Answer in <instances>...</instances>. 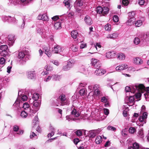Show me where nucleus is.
Wrapping results in <instances>:
<instances>
[{"label":"nucleus","instance_id":"42","mask_svg":"<svg viewBox=\"0 0 149 149\" xmlns=\"http://www.w3.org/2000/svg\"><path fill=\"white\" fill-rule=\"evenodd\" d=\"M63 3H64L65 6L68 8L69 9H70V8L69 0H65L64 1Z\"/></svg>","mask_w":149,"mask_h":149},{"label":"nucleus","instance_id":"3","mask_svg":"<svg viewBox=\"0 0 149 149\" xmlns=\"http://www.w3.org/2000/svg\"><path fill=\"white\" fill-rule=\"evenodd\" d=\"M136 84H135L133 86V88L132 89L129 86H126L125 87V90L126 92V95L128 94L129 92V94H130V92L131 93H135L134 95H135V97L136 98H139L141 96V93L139 92H137L136 89H134V87L135 86Z\"/></svg>","mask_w":149,"mask_h":149},{"label":"nucleus","instance_id":"50","mask_svg":"<svg viewBox=\"0 0 149 149\" xmlns=\"http://www.w3.org/2000/svg\"><path fill=\"white\" fill-rule=\"evenodd\" d=\"M107 129L109 130H111L112 131H115L116 130V128L113 126H109L107 127Z\"/></svg>","mask_w":149,"mask_h":149},{"label":"nucleus","instance_id":"34","mask_svg":"<svg viewBox=\"0 0 149 149\" xmlns=\"http://www.w3.org/2000/svg\"><path fill=\"white\" fill-rule=\"evenodd\" d=\"M61 23L58 22L55 23L54 24L55 28L56 29H58L61 28Z\"/></svg>","mask_w":149,"mask_h":149},{"label":"nucleus","instance_id":"27","mask_svg":"<svg viewBox=\"0 0 149 149\" xmlns=\"http://www.w3.org/2000/svg\"><path fill=\"white\" fill-rule=\"evenodd\" d=\"M81 73L86 75L88 74V72L87 69L84 66H82L81 68Z\"/></svg>","mask_w":149,"mask_h":149},{"label":"nucleus","instance_id":"2","mask_svg":"<svg viewBox=\"0 0 149 149\" xmlns=\"http://www.w3.org/2000/svg\"><path fill=\"white\" fill-rule=\"evenodd\" d=\"M146 107L144 105H143L141 108L140 114L141 116L139 119V120L140 122H143V123H145L146 122V119L147 118L148 113L145 111Z\"/></svg>","mask_w":149,"mask_h":149},{"label":"nucleus","instance_id":"30","mask_svg":"<svg viewBox=\"0 0 149 149\" xmlns=\"http://www.w3.org/2000/svg\"><path fill=\"white\" fill-rule=\"evenodd\" d=\"M95 141L97 144H100L102 142V138L100 136H97L95 139Z\"/></svg>","mask_w":149,"mask_h":149},{"label":"nucleus","instance_id":"41","mask_svg":"<svg viewBox=\"0 0 149 149\" xmlns=\"http://www.w3.org/2000/svg\"><path fill=\"white\" fill-rule=\"evenodd\" d=\"M8 49V46L6 45H1L0 46V49L2 51V52L6 51Z\"/></svg>","mask_w":149,"mask_h":149},{"label":"nucleus","instance_id":"57","mask_svg":"<svg viewBox=\"0 0 149 149\" xmlns=\"http://www.w3.org/2000/svg\"><path fill=\"white\" fill-rule=\"evenodd\" d=\"M100 85L98 84H95L93 86V91H95L99 90Z\"/></svg>","mask_w":149,"mask_h":149},{"label":"nucleus","instance_id":"7","mask_svg":"<svg viewBox=\"0 0 149 149\" xmlns=\"http://www.w3.org/2000/svg\"><path fill=\"white\" fill-rule=\"evenodd\" d=\"M71 113L72 116L76 118H77L80 115V113L79 111L78 110L73 104L71 108Z\"/></svg>","mask_w":149,"mask_h":149},{"label":"nucleus","instance_id":"61","mask_svg":"<svg viewBox=\"0 0 149 149\" xmlns=\"http://www.w3.org/2000/svg\"><path fill=\"white\" fill-rule=\"evenodd\" d=\"M27 99L28 97L26 95H22V97L21 100L23 101H26L27 100Z\"/></svg>","mask_w":149,"mask_h":149},{"label":"nucleus","instance_id":"19","mask_svg":"<svg viewBox=\"0 0 149 149\" xmlns=\"http://www.w3.org/2000/svg\"><path fill=\"white\" fill-rule=\"evenodd\" d=\"M133 63L136 65H141L143 63L142 60L139 57H136L133 58Z\"/></svg>","mask_w":149,"mask_h":149},{"label":"nucleus","instance_id":"9","mask_svg":"<svg viewBox=\"0 0 149 149\" xmlns=\"http://www.w3.org/2000/svg\"><path fill=\"white\" fill-rule=\"evenodd\" d=\"M40 106V102L37 101H33V106H32V110H33V114L35 113L39 109Z\"/></svg>","mask_w":149,"mask_h":149},{"label":"nucleus","instance_id":"13","mask_svg":"<svg viewBox=\"0 0 149 149\" xmlns=\"http://www.w3.org/2000/svg\"><path fill=\"white\" fill-rule=\"evenodd\" d=\"M97 67L95 72V74L96 75L101 76L104 74L106 72L105 70L100 68L98 66Z\"/></svg>","mask_w":149,"mask_h":149},{"label":"nucleus","instance_id":"38","mask_svg":"<svg viewBox=\"0 0 149 149\" xmlns=\"http://www.w3.org/2000/svg\"><path fill=\"white\" fill-rule=\"evenodd\" d=\"M8 51V52L6 51L2 52L1 53V56H2L4 57L9 56L10 55V53Z\"/></svg>","mask_w":149,"mask_h":149},{"label":"nucleus","instance_id":"15","mask_svg":"<svg viewBox=\"0 0 149 149\" xmlns=\"http://www.w3.org/2000/svg\"><path fill=\"white\" fill-rule=\"evenodd\" d=\"M64 49L63 47L59 45H56L54 47L53 52L55 53H59Z\"/></svg>","mask_w":149,"mask_h":149},{"label":"nucleus","instance_id":"21","mask_svg":"<svg viewBox=\"0 0 149 149\" xmlns=\"http://www.w3.org/2000/svg\"><path fill=\"white\" fill-rule=\"evenodd\" d=\"M84 19L86 24L88 25H90L93 23V21L91 19L89 16H86Z\"/></svg>","mask_w":149,"mask_h":149},{"label":"nucleus","instance_id":"8","mask_svg":"<svg viewBox=\"0 0 149 149\" xmlns=\"http://www.w3.org/2000/svg\"><path fill=\"white\" fill-rule=\"evenodd\" d=\"M59 100L61 103V105H68L69 104V101L68 98L66 97L65 95L62 94L59 97Z\"/></svg>","mask_w":149,"mask_h":149},{"label":"nucleus","instance_id":"35","mask_svg":"<svg viewBox=\"0 0 149 149\" xmlns=\"http://www.w3.org/2000/svg\"><path fill=\"white\" fill-rule=\"evenodd\" d=\"M93 92L91 91L90 92L88 96V98L89 100H92L94 98Z\"/></svg>","mask_w":149,"mask_h":149},{"label":"nucleus","instance_id":"4","mask_svg":"<svg viewBox=\"0 0 149 149\" xmlns=\"http://www.w3.org/2000/svg\"><path fill=\"white\" fill-rule=\"evenodd\" d=\"M96 11L97 13L105 15L108 13L109 9L107 7H102L101 6H98L97 7Z\"/></svg>","mask_w":149,"mask_h":149},{"label":"nucleus","instance_id":"45","mask_svg":"<svg viewBox=\"0 0 149 149\" xmlns=\"http://www.w3.org/2000/svg\"><path fill=\"white\" fill-rule=\"evenodd\" d=\"M126 99H128L129 102H133L134 100V95H131L129 96H127Z\"/></svg>","mask_w":149,"mask_h":149},{"label":"nucleus","instance_id":"24","mask_svg":"<svg viewBox=\"0 0 149 149\" xmlns=\"http://www.w3.org/2000/svg\"><path fill=\"white\" fill-rule=\"evenodd\" d=\"M66 120H68V121H71L72 120L76 121L77 120H79L78 118H74L71 115L66 116Z\"/></svg>","mask_w":149,"mask_h":149},{"label":"nucleus","instance_id":"33","mask_svg":"<svg viewBox=\"0 0 149 149\" xmlns=\"http://www.w3.org/2000/svg\"><path fill=\"white\" fill-rule=\"evenodd\" d=\"M70 48L72 51L74 52H76L78 51V48L77 46L72 44L71 45Z\"/></svg>","mask_w":149,"mask_h":149},{"label":"nucleus","instance_id":"23","mask_svg":"<svg viewBox=\"0 0 149 149\" xmlns=\"http://www.w3.org/2000/svg\"><path fill=\"white\" fill-rule=\"evenodd\" d=\"M83 0H76L74 3V7L82 6L83 5Z\"/></svg>","mask_w":149,"mask_h":149},{"label":"nucleus","instance_id":"56","mask_svg":"<svg viewBox=\"0 0 149 149\" xmlns=\"http://www.w3.org/2000/svg\"><path fill=\"white\" fill-rule=\"evenodd\" d=\"M52 77V75H49L47 77H45L44 79V81L46 82H48L51 80Z\"/></svg>","mask_w":149,"mask_h":149},{"label":"nucleus","instance_id":"28","mask_svg":"<svg viewBox=\"0 0 149 149\" xmlns=\"http://www.w3.org/2000/svg\"><path fill=\"white\" fill-rule=\"evenodd\" d=\"M11 19V17L10 16H3L2 17V20L4 22H10V20Z\"/></svg>","mask_w":149,"mask_h":149},{"label":"nucleus","instance_id":"54","mask_svg":"<svg viewBox=\"0 0 149 149\" xmlns=\"http://www.w3.org/2000/svg\"><path fill=\"white\" fill-rule=\"evenodd\" d=\"M135 128L134 127H130L129 131L130 133L132 134L136 132Z\"/></svg>","mask_w":149,"mask_h":149},{"label":"nucleus","instance_id":"48","mask_svg":"<svg viewBox=\"0 0 149 149\" xmlns=\"http://www.w3.org/2000/svg\"><path fill=\"white\" fill-rule=\"evenodd\" d=\"M148 0H139V3L140 5H143L145 4H147Z\"/></svg>","mask_w":149,"mask_h":149},{"label":"nucleus","instance_id":"16","mask_svg":"<svg viewBox=\"0 0 149 149\" xmlns=\"http://www.w3.org/2000/svg\"><path fill=\"white\" fill-rule=\"evenodd\" d=\"M72 63L70 60H69L67 62L66 65L63 66L62 68V70L63 71H68L72 67Z\"/></svg>","mask_w":149,"mask_h":149},{"label":"nucleus","instance_id":"5","mask_svg":"<svg viewBox=\"0 0 149 149\" xmlns=\"http://www.w3.org/2000/svg\"><path fill=\"white\" fill-rule=\"evenodd\" d=\"M27 55L23 52H20L18 54L17 58L19 60V61L22 64L25 63L28 60Z\"/></svg>","mask_w":149,"mask_h":149},{"label":"nucleus","instance_id":"58","mask_svg":"<svg viewBox=\"0 0 149 149\" xmlns=\"http://www.w3.org/2000/svg\"><path fill=\"white\" fill-rule=\"evenodd\" d=\"M113 21L115 22H118L119 20L118 16L116 15H114L113 17Z\"/></svg>","mask_w":149,"mask_h":149},{"label":"nucleus","instance_id":"1","mask_svg":"<svg viewBox=\"0 0 149 149\" xmlns=\"http://www.w3.org/2000/svg\"><path fill=\"white\" fill-rule=\"evenodd\" d=\"M134 89H136V91L141 93L145 92L144 95L146 98H149V87L145 88L144 85L142 84H136L134 87Z\"/></svg>","mask_w":149,"mask_h":149},{"label":"nucleus","instance_id":"11","mask_svg":"<svg viewBox=\"0 0 149 149\" xmlns=\"http://www.w3.org/2000/svg\"><path fill=\"white\" fill-rule=\"evenodd\" d=\"M37 32L41 35V37L44 38H46L48 35L47 32H46L45 29L39 28L37 29Z\"/></svg>","mask_w":149,"mask_h":149},{"label":"nucleus","instance_id":"22","mask_svg":"<svg viewBox=\"0 0 149 149\" xmlns=\"http://www.w3.org/2000/svg\"><path fill=\"white\" fill-rule=\"evenodd\" d=\"M43 49L45 52V54L48 57H50L52 55V53L50 50V47L48 46L45 47H44Z\"/></svg>","mask_w":149,"mask_h":149},{"label":"nucleus","instance_id":"20","mask_svg":"<svg viewBox=\"0 0 149 149\" xmlns=\"http://www.w3.org/2000/svg\"><path fill=\"white\" fill-rule=\"evenodd\" d=\"M126 58L125 54L123 53L120 52L118 53L117 56V59L120 61L124 60Z\"/></svg>","mask_w":149,"mask_h":149},{"label":"nucleus","instance_id":"49","mask_svg":"<svg viewBox=\"0 0 149 149\" xmlns=\"http://www.w3.org/2000/svg\"><path fill=\"white\" fill-rule=\"evenodd\" d=\"M136 26L137 27L141 26L143 24V22L141 20H139L135 23Z\"/></svg>","mask_w":149,"mask_h":149},{"label":"nucleus","instance_id":"63","mask_svg":"<svg viewBox=\"0 0 149 149\" xmlns=\"http://www.w3.org/2000/svg\"><path fill=\"white\" fill-rule=\"evenodd\" d=\"M79 94L81 95H83L85 93V90L84 89H81L79 91Z\"/></svg>","mask_w":149,"mask_h":149},{"label":"nucleus","instance_id":"18","mask_svg":"<svg viewBox=\"0 0 149 149\" xmlns=\"http://www.w3.org/2000/svg\"><path fill=\"white\" fill-rule=\"evenodd\" d=\"M8 43L10 46H12L14 42L15 37L13 35H10L8 36Z\"/></svg>","mask_w":149,"mask_h":149},{"label":"nucleus","instance_id":"64","mask_svg":"<svg viewBox=\"0 0 149 149\" xmlns=\"http://www.w3.org/2000/svg\"><path fill=\"white\" fill-rule=\"evenodd\" d=\"M87 45L86 43H81L80 45V48L81 49H83L86 47Z\"/></svg>","mask_w":149,"mask_h":149},{"label":"nucleus","instance_id":"37","mask_svg":"<svg viewBox=\"0 0 149 149\" xmlns=\"http://www.w3.org/2000/svg\"><path fill=\"white\" fill-rule=\"evenodd\" d=\"M74 13L72 11L68 12L67 13V17L70 18H71L74 16Z\"/></svg>","mask_w":149,"mask_h":149},{"label":"nucleus","instance_id":"62","mask_svg":"<svg viewBox=\"0 0 149 149\" xmlns=\"http://www.w3.org/2000/svg\"><path fill=\"white\" fill-rule=\"evenodd\" d=\"M122 3L124 6H127L129 3L128 0H123Z\"/></svg>","mask_w":149,"mask_h":149},{"label":"nucleus","instance_id":"29","mask_svg":"<svg viewBox=\"0 0 149 149\" xmlns=\"http://www.w3.org/2000/svg\"><path fill=\"white\" fill-rule=\"evenodd\" d=\"M84 131V133H85V132L86 131L85 130H77L75 132V133L78 136H81L82 135L83 133V131Z\"/></svg>","mask_w":149,"mask_h":149},{"label":"nucleus","instance_id":"52","mask_svg":"<svg viewBox=\"0 0 149 149\" xmlns=\"http://www.w3.org/2000/svg\"><path fill=\"white\" fill-rule=\"evenodd\" d=\"M42 20L44 21H47L49 19L48 16L46 14H44L42 15Z\"/></svg>","mask_w":149,"mask_h":149},{"label":"nucleus","instance_id":"55","mask_svg":"<svg viewBox=\"0 0 149 149\" xmlns=\"http://www.w3.org/2000/svg\"><path fill=\"white\" fill-rule=\"evenodd\" d=\"M133 147L134 149H139V146L137 143H134L133 144Z\"/></svg>","mask_w":149,"mask_h":149},{"label":"nucleus","instance_id":"47","mask_svg":"<svg viewBox=\"0 0 149 149\" xmlns=\"http://www.w3.org/2000/svg\"><path fill=\"white\" fill-rule=\"evenodd\" d=\"M53 77V79L56 81L59 80L61 78L60 76L58 75H52Z\"/></svg>","mask_w":149,"mask_h":149},{"label":"nucleus","instance_id":"51","mask_svg":"<svg viewBox=\"0 0 149 149\" xmlns=\"http://www.w3.org/2000/svg\"><path fill=\"white\" fill-rule=\"evenodd\" d=\"M27 113L24 111H22L21 113V116L23 118H26L27 117Z\"/></svg>","mask_w":149,"mask_h":149},{"label":"nucleus","instance_id":"43","mask_svg":"<svg viewBox=\"0 0 149 149\" xmlns=\"http://www.w3.org/2000/svg\"><path fill=\"white\" fill-rule=\"evenodd\" d=\"M30 139H37L38 137L36 134H35L33 132H31L30 133Z\"/></svg>","mask_w":149,"mask_h":149},{"label":"nucleus","instance_id":"31","mask_svg":"<svg viewBox=\"0 0 149 149\" xmlns=\"http://www.w3.org/2000/svg\"><path fill=\"white\" fill-rule=\"evenodd\" d=\"M71 34L72 38L76 39L78 36V32L77 31H73L71 32Z\"/></svg>","mask_w":149,"mask_h":149},{"label":"nucleus","instance_id":"39","mask_svg":"<svg viewBox=\"0 0 149 149\" xmlns=\"http://www.w3.org/2000/svg\"><path fill=\"white\" fill-rule=\"evenodd\" d=\"M138 136L141 138H143L144 136L143 133V130L142 129H140L139 130L138 133Z\"/></svg>","mask_w":149,"mask_h":149},{"label":"nucleus","instance_id":"6","mask_svg":"<svg viewBox=\"0 0 149 149\" xmlns=\"http://www.w3.org/2000/svg\"><path fill=\"white\" fill-rule=\"evenodd\" d=\"M102 129L103 128H102L89 131L87 134V135L90 138H94L97 135L99 134Z\"/></svg>","mask_w":149,"mask_h":149},{"label":"nucleus","instance_id":"40","mask_svg":"<svg viewBox=\"0 0 149 149\" xmlns=\"http://www.w3.org/2000/svg\"><path fill=\"white\" fill-rule=\"evenodd\" d=\"M140 42V39L138 37L135 38L133 40L134 43L136 45L139 44Z\"/></svg>","mask_w":149,"mask_h":149},{"label":"nucleus","instance_id":"53","mask_svg":"<svg viewBox=\"0 0 149 149\" xmlns=\"http://www.w3.org/2000/svg\"><path fill=\"white\" fill-rule=\"evenodd\" d=\"M45 68L47 71H52L53 70L52 67L50 65H46L45 67Z\"/></svg>","mask_w":149,"mask_h":149},{"label":"nucleus","instance_id":"17","mask_svg":"<svg viewBox=\"0 0 149 149\" xmlns=\"http://www.w3.org/2000/svg\"><path fill=\"white\" fill-rule=\"evenodd\" d=\"M116 55V53L113 51L109 52L106 53L105 56L107 59H109L114 58Z\"/></svg>","mask_w":149,"mask_h":149},{"label":"nucleus","instance_id":"25","mask_svg":"<svg viewBox=\"0 0 149 149\" xmlns=\"http://www.w3.org/2000/svg\"><path fill=\"white\" fill-rule=\"evenodd\" d=\"M91 61L92 64L94 65V67H95L96 68H97V67L96 65H99V67H100L101 65L99 64V62L97 59H91Z\"/></svg>","mask_w":149,"mask_h":149},{"label":"nucleus","instance_id":"12","mask_svg":"<svg viewBox=\"0 0 149 149\" xmlns=\"http://www.w3.org/2000/svg\"><path fill=\"white\" fill-rule=\"evenodd\" d=\"M36 76V72L34 71H30L27 72V77L29 79H34L35 78Z\"/></svg>","mask_w":149,"mask_h":149},{"label":"nucleus","instance_id":"32","mask_svg":"<svg viewBox=\"0 0 149 149\" xmlns=\"http://www.w3.org/2000/svg\"><path fill=\"white\" fill-rule=\"evenodd\" d=\"M134 20L135 18L134 17L130 18L127 22V24L128 25H132Z\"/></svg>","mask_w":149,"mask_h":149},{"label":"nucleus","instance_id":"10","mask_svg":"<svg viewBox=\"0 0 149 149\" xmlns=\"http://www.w3.org/2000/svg\"><path fill=\"white\" fill-rule=\"evenodd\" d=\"M22 107V108H23L24 110H28L30 112L29 114L31 116H33V114L32 113L33 110L32 109H31L30 105L28 103L25 102L24 103Z\"/></svg>","mask_w":149,"mask_h":149},{"label":"nucleus","instance_id":"14","mask_svg":"<svg viewBox=\"0 0 149 149\" xmlns=\"http://www.w3.org/2000/svg\"><path fill=\"white\" fill-rule=\"evenodd\" d=\"M128 66L126 64H122L117 66L116 68V70L118 72H120L127 68Z\"/></svg>","mask_w":149,"mask_h":149},{"label":"nucleus","instance_id":"44","mask_svg":"<svg viewBox=\"0 0 149 149\" xmlns=\"http://www.w3.org/2000/svg\"><path fill=\"white\" fill-rule=\"evenodd\" d=\"M93 93L94 96H99L101 95V92L99 90L94 91Z\"/></svg>","mask_w":149,"mask_h":149},{"label":"nucleus","instance_id":"26","mask_svg":"<svg viewBox=\"0 0 149 149\" xmlns=\"http://www.w3.org/2000/svg\"><path fill=\"white\" fill-rule=\"evenodd\" d=\"M50 130L51 132L48 134L47 137L48 138L51 137L53 136L54 134V131L55 130L52 127H50Z\"/></svg>","mask_w":149,"mask_h":149},{"label":"nucleus","instance_id":"59","mask_svg":"<svg viewBox=\"0 0 149 149\" xmlns=\"http://www.w3.org/2000/svg\"><path fill=\"white\" fill-rule=\"evenodd\" d=\"M135 15V12L134 11H132L129 13V16L130 18L134 17Z\"/></svg>","mask_w":149,"mask_h":149},{"label":"nucleus","instance_id":"36","mask_svg":"<svg viewBox=\"0 0 149 149\" xmlns=\"http://www.w3.org/2000/svg\"><path fill=\"white\" fill-rule=\"evenodd\" d=\"M39 97V95L38 93H34L32 96V99L35 101H37Z\"/></svg>","mask_w":149,"mask_h":149},{"label":"nucleus","instance_id":"46","mask_svg":"<svg viewBox=\"0 0 149 149\" xmlns=\"http://www.w3.org/2000/svg\"><path fill=\"white\" fill-rule=\"evenodd\" d=\"M105 29L106 31H109L111 29V26L109 24H107L105 26Z\"/></svg>","mask_w":149,"mask_h":149},{"label":"nucleus","instance_id":"60","mask_svg":"<svg viewBox=\"0 0 149 149\" xmlns=\"http://www.w3.org/2000/svg\"><path fill=\"white\" fill-rule=\"evenodd\" d=\"M112 36L113 38V39L116 38L118 36V34L117 33H111Z\"/></svg>","mask_w":149,"mask_h":149}]
</instances>
